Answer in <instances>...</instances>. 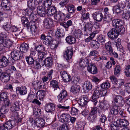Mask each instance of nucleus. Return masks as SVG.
Instances as JSON below:
<instances>
[{
  "mask_svg": "<svg viewBox=\"0 0 130 130\" xmlns=\"http://www.w3.org/2000/svg\"><path fill=\"white\" fill-rule=\"evenodd\" d=\"M56 36L59 38H61L64 37L65 33L63 30L61 28L58 27L57 28L56 32Z\"/></svg>",
  "mask_w": 130,
  "mask_h": 130,
  "instance_id": "nucleus-30",
  "label": "nucleus"
},
{
  "mask_svg": "<svg viewBox=\"0 0 130 130\" xmlns=\"http://www.w3.org/2000/svg\"><path fill=\"white\" fill-rule=\"evenodd\" d=\"M10 73L4 72L2 76V81L4 83H7L10 80Z\"/></svg>",
  "mask_w": 130,
  "mask_h": 130,
  "instance_id": "nucleus-26",
  "label": "nucleus"
},
{
  "mask_svg": "<svg viewBox=\"0 0 130 130\" xmlns=\"http://www.w3.org/2000/svg\"><path fill=\"white\" fill-rule=\"evenodd\" d=\"M45 95V92L44 90H42L39 91L36 94V96L37 99L40 101H43Z\"/></svg>",
  "mask_w": 130,
  "mask_h": 130,
  "instance_id": "nucleus-35",
  "label": "nucleus"
},
{
  "mask_svg": "<svg viewBox=\"0 0 130 130\" xmlns=\"http://www.w3.org/2000/svg\"><path fill=\"white\" fill-rule=\"evenodd\" d=\"M39 2L37 0H29L27 1V6L28 8L36 10V7L39 5Z\"/></svg>",
  "mask_w": 130,
  "mask_h": 130,
  "instance_id": "nucleus-12",
  "label": "nucleus"
},
{
  "mask_svg": "<svg viewBox=\"0 0 130 130\" xmlns=\"http://www.w3.org/2000/svg\"><path fill=\"white\" fill-rule=\"evenodd\" d=\"M91 47L93 49H96L99 48L100 43L94 40L91 43Z\"/></svg>",
  "mask_w": 130,
  "mask_h": 130,
  "instance_id": "nucleus-48",
  "label": "nucleus"
},
{
  "mask_svg": "<svg viewBox=\"0 0 130 130\" xmlns=\"http://www.w3.org/2000/svg\"><path fill=\"white\" fill-rule=\"evenodd\" d=\"M115 119L113 123L110 126L111 130H120V127Z\"/></svg>",
  "mask_w": 130,
  "mask_h": 130,
  "instance_id": "nucleus-42",
  "label": "nucleus"
},
{
  "mask_svg": "<svg viewBox=\"0 0 130 130\" xmlns=\"http://www.w3.org/2000/svg\"><path fill=\"white\" fill-rule=\"evenodd\" d=\"M112 9L113 12H115L117 14L120 13L122 11V10L117 4L113 7Z\"/></svg>",
  "mask_w": 130,
  "mask_h": 130,
  "instance_id": "nucleus-50",
  "label": "nucleus"
},
{
  "mask_svg": "<svg viewBox=\"0 0 130 130\" xmlns=\"http://www.w3.org/2000/svg\"><path fill=\"white\" fill-rule=\"evenodd\" d=\"M80 87L79 86L74 85L71 87V91L74 94L78 93L80 90Z\"/></svg>",
  "mask_w": 130,
  "mask_h": 130,
  "instance_id": "nucleus-40",
  "label": "nucleus"
},
{
  "mask_svg": "<svg viewBox=\"0 0 130 130\" xmlns=\"http://www.w3.org/2000/svg\"><path fill=\"white\" fill-rule=\"evenodd\" d=\"M120 109V107H118L115 105H113L110 110V114L115 115H117Z\"/></svg>",
  "mask_w": 130,
  "mask_h": 130,
  "instance_id": "nucleus-36",
  "label": "nucleus"
},
{
  "mask_svg": "<svg viewBox=\"0 0 130 130\" xmlns=\"http://www.w3.org/2000/svg\"><path fill=\"white\" fill-rule=\"evenodd\" d=\"M8 93L6 92H3L0 94V100L4 102L5 106L7 107L11 105L10 102L8 98Z\"/></svg>",
  "mask_w": 130,
  "mask_h": 130,
  "instance_id": "nucleus-3",
  "label": "nucleus"
},
{
  "mask_svg": "<svg viewBox=\"0 0 130 130\" xmlns=\"http://www.w3.org/2000/svg\"><path fill=\"white\" fill-rule=\"evenodd\" d=\"M45 110L47 112L53 111L55 109V105L52 103H48L45 105L44 106Z\"/></svg>",
  "mask_w": 130,
  "mask_h": 130,
  "instance_id": "nucleus-14",
  "label": "nucleus"
},
{
  "mask_svg": "<svg viewBox=\"0 0 130 130\" xmlns=\"http://www.w3.org/2000/svg\"><path fill=\"white\" fill-rule=\"evenodd\" d=\"M121 39L118 38L117 39V41L116 42V45L118 50L120 52L123 53L124 51L123 49V47L121 44Z\"/></svg>",
  "mask_w": 130,
  "mask_h": 130,
  "instance_id": "nucleus-44",
  "label": "nucleus"
},
{
  "mask_svg": "<svg viewBox=\"0 0 130 130\" xmlns=\"http://www.w3.org/2000/svg\"><path fill=\"white\" fill-rule=\"evenodd\" d=\"M112 17L111 14L104 15L103 16V20L105 23H109L112 20Z\"/></svg>",
  "mask_w": 130,
  "mask_h": 130,
  "instance_id": "nucleus-46",
  "label": "nucleus"
},
{
  "mask_svg": "<svg viewBox=\"0 0 130 130\" xmlns=\"http://www.w3.org/2000/svg\"><path fill=\"white\" fill-rule=\"evenodd\" d=\"M1 43L5 47L6 49L7 48H9L12 45V43L10 39H5V40H2V41L1 42Z\"/></svg>",
  "mask_w": 130,
  "mask_h": 130,
  "instance_id": "nucleus-24",
  "label": "nucleus"
},
{
  "mask_svg": "<svg viewBox=\"0 0 130 130\" xmlns=\"http://www.w3.org/2000/svg\"><path fill=\"white\" fill-rule=\"evenodd\" d=\"M112 25L116 28H111L108 32L107 35L111 40H114L117 38L119 34H123L124 33L125 28L122 25V22L117 19L112 21Z\"/></svg>",
  "mask_w": 130,
  "mask_h": 130,
  "instance_id": "nucleus-1",
  "label": "nucleus"
},
{
  "mask_svg": "<svg viewBox=\"0 0 130 130\" xmlns=\"http://www.w3.org/2000/svg\"><path fill=\"white\" fill-rule=\"evenodd\" d=\"M82 34V31L80 29L75 30L72 33V36L77 38H80Z\"/></svg>",
  "mask_w": 130,
  "mask_h": 130,
  "instance_id": "nucleus-41",
  "label": "nucleus"
},
{
  "mask_svg": "<svg viewBox=\"0 0 130 130\" xmlns=\"http://www.w3.org/2000/svg\"><path fill=\"white\" fill-rule=\"evenodd\" d=\"M117 4L121 9H122V11H123V10L125 9V8L126 7L125 3L123 1L118 2V4Z\"/></svg>",
  "mask_w": 130,
  "mask_h": 130,
  "instance_id": "nucleus-63",
  "label": "nucleus"
},
{
  "mask_svg": "<svg viewBox=\"0 0 130 130\" xmlns=\"http://www.w3.org/2000/svg\"><path fill=\"white\" fill-rule=\"evenodd\" d=\"M26 59L27 63L29 64H33L34 63V62H35L33 58L30 56L26 57Z\"/></svg>",
  "mask_w": 130,
  "mask_h": 130,
  "instance_id": "nucleus-58",
  "label": "nucleus"
},
{
  "mask_svg": "<svg viewBox=\"0 0 130 130\" xmlns=\"http://www.w3.org/2000/svg\"><path fill=\"white\" fill-rule=\"evenodd\" d=\"M66 9L69 13L72 14L75 13L76 10L75 7L73 5L68 6Z\"/></svg>",
  "mask_w": 130,
  "mask_h": 130,
  "instance_id": "nucleus-45",
  "label": "nucleus"
},
{
  "mask_svg": "<svg viewBox=\"0 0 130 130\" xmlns=\"http://www.w3.org/2000/svg\"><path fill=\"white\" fill-rule=\"evenodd\" d=\"M34 122L36 126L40 127L44 126L45 124V120L42 118H37L34 120Z\"/></svg>",
  "mask_w": 130,
  "mask_h": 130,
  "instance_id": "nucleus-16",
  "label": "nucleus"
},
{
  "mask_svg": "<svg viewBox=\"0 0 130 130\" xmlns=\"http://www.w3.org/2000/svg\"><path fill=\"white\" fill-rule=\"evenodd\" d=\"M71 113L72 115H76L78 113V110L74 107H72L71 111Z\"/></svg>",
  "mask_w": 130,
  "mask_h": 130,
  "instance_id": "nucleus-64",
  "label": "nucleus"
},
{
  "mask_svg": "<svg viewBox=\"0 0 130 130\" xmlns=\"http://www.w3.org/2000/svg\"><path fill=\"white\" fill-rule=\"evenodd\" d=\"M35 49L38 53L40 52L45 51V47L42 44H39L37 46L35 47Z\"/></svg>",
  "mask_w": 130,
  "mask_h": 130,
  "instance_id": "nucleus-51",
  "label": "nucleus"
},
{
  "mask_svg": "<svg viewBox=\"0 0 130 130\" xmlns=\"http://www.w3.org/2000/svg\"><path fill=\"white\" fill-rule=\"evenodd\" d=\"M35 13H36V10L31 8H28L23 10V14L27 16H29L32 13L35 14Z\"/></svg>",
  "mask_w": 130,
  "mask_h": 130,
  "instance_id": "nucleus-21",
  "label": "nucleus"
},
{
  "mask_svg": "<svg viewBox=\"0 0 130 130\" xmlns=\"http://www.w3.org/2000/svg\"><path fill=\"white\" fill-rule=\"evenodd\" d=\"M89 101V98L87 96H85L82 98L78 101L79 105L82 107H84L86 106Z\"/></svg>",
  "mask_w": 130,
  "mask_h": 130,
  "instance_id": "nucleus-15",
  "label": "nucleus"
},
{
  "mask_svg": "<svg viewBox=\"0 0 130 130\" xmlns=\"http://www.w3.org/2000/svg\"><path fill=\"white\" fill-rule=\"evenodd\" d=\"M83 25L84 29L92 30L93 28V25L90 23L84 22Z\"/></svg>",
  "mask_w": 130,
  "mask_h": 130,
  "instance_id": "nucleus-52",
  "label": "nucleus"
},
{
  "mask_svg": "<svg viewBox=\"0 0 130 130\" xmlns=\"http://www.w3.org/2000/svg\"><path fill=\"white\" fill-rule=\"evenodd\" d=\"M43 83L37 81L36 82L33 81L32 83V87L35 90H38L43 87Z\"/></svg>",
  "mask_w": 130,
  "mask_h": 130,
  "instance_id": "nucleus-23",
  "label": "nucleus"
},
{
  "mask_svg": "<svg viewBox=\"0 0 130 130\" xmlns=\"http://www.w3.org/2000/svg\"><path fill=\"white\" fill-rule=\"evenodd\" d=\"M66 40L67 43L69 44H72L75 43L76 39L72 36H69L66 38Z\"/></svg>",
  "mask_w": 130,
  "mask_h": 130,
  "instance_id": "nucleus-38",
  "label": "nucleus"
},
{
  "mask_svg": "<svg viewBox=\"0 0 130 130\" xmlns=\"http://www.w3.org/2000/svg\"><path fill=\"white\" fill-rule=\"evenodd\" d=\"M110 86V83L107 81L103 83L100 85V87H98L95 89L93 94L91 100L94 106H98L97 105L99 102L97 100L100 96L106 95L107 92L106 90L109 88Z\"/></svg>",
  "mask_w": 130,
  "mask_h": 130,
  "instance_id": "nucleus-2",
  "label": "nucleus"
},
{
  "mask_svg": "<svg viewBox=\"0 0 130 130\" xmlns=\"http://www.w3.org/2000/svg\"><path fill=\"white\" fill-rule=\"evenodd\" d=\"M105 48L106 50H104L102 51V53L104 55L106 54V53L113 49L111 43L110 41L106 43L105 45Z\"/></svg>",
  "mask_w": 130,
  "mask_h": 130,
  "instance_id": "nucleus-27",
  "label": "nucleus"
},
{
  "mask_svg": "<svg viewBox=\"0 0 130 130\" xmlns=\"http://www.w3.org/2000/svg\"><path fill=\"white\" fill-rule=\"evenodd\" d=\"M21 22L23 25L28 29L30 26V22H29L27 18L24 17H22L21 18Z\"/></svg>",
  "mask_w": 130,
  "mask_h": 130,
  "instance_id": "nucleus-31",
  "label": "nucleus"
},
{
  "mask_svg": "<svg viewBox=\"0 0 130 130\" xmlns=\"http://www.w3.org/2000/svg\"><path fill=\"white\" fill-rule=\"evenodd\" d=\"M123 100V98L121 96H116L113 99L112 101L113 105H115L118 107H119L120 104L122 103V101Z\"/></svg>",
  "mask_w": 130,
  "mask_h": 130,
  "instance_id": "nucleus-18",
  "label": "nucleus"
},
{
  "mask_svg": "<svg viewBox=\"0 0 130 130\" xmlns=\"http://www.w3.org/2000/svg\"><path fill=\"white\" fill-rule=\"evenodd\" d=\"M55 19L56 20L60 22L64 21L65 14L60 11H58L54 16Z\"/></svg>",
  "mask_w": 130,
  "mask_h": 130,
  "instance_id": "nucleus-22",
  "label": "nucleus"
},
{
  "mask_svg": "<svg viewBox=\"0 0 130 130\" xmlns=\"http://www.w3.org/2000/svg\"><path fill=\"white\" fill-rule=\"evenodd\" d=\"M116 121L120 126V127H125L128 125L129 123L128 121L125 119H118Z\"/></svg>",
  "mask_w": 130,
  "mask_h": 130,
  "instance_id": "nucleus-19",
  "label": "nucleus"
},
{
  "mask_svg": "<svg viewBox=\"0 0 130 130\" xmlns=\"http://www.w3.org/2000/svg\"><path fill=\"white\" fill-rule=\"evenodd\" d=\"M16 90L17 93H19L21 95H23L26 94L27 90L25 87L23 86L21 87H17Z\"/></svg>",
  "mask_w": 130,
  "mask_h": 130,
  "instance_id": "nucleus-28",
  "label": "nucleus"
},
{
  "mask_svg": "<svg viewBox=\"0 0 130 130\" xmlns=\"http://www.w3.org/2000/svg\"><path fill=\"white\" fill-rule=\"evenodd\" d=\"M130 10L128 9H124L123 10V13L122 14V18L125 20L129 19L130 17Z\"/></svg>",
  "mask_w": 130,
  "mask_h": 130,
  "instance_id": "nucleus-32",
  "label": "nucleus"
},
{
  "mask_svg": "<svg viewBox=\"0 0 130 130\" xmlns=\"http://www.w3.org/2000/svg\"><path fill=\"white\" fill-rule=\"evenodd\" d=\"M41 111L40 109L34 108L33 109V114L35 116L40 117L41 115Z\"/></svg>",
  "mask_w": 130,
  "mask_h": 130,
  "instance_id": "nucleus-53",
  "label": "nucleus"
},
{
  "mask_svg": "<svg viewBox=\"0 0 130 130\" xmlns=\"http://www.w3.org/2000/svg\"><path fill=\"white\" fill-rule=\"evenodd\" d=\"M20 48L21 52L26 53L28 50L29 45L26 43H23L20 45Z\"/></svg>",
  "mask_w": 130,
  "mask_h": 130,
  "instance_id": "nucleus-33",
  "label": "nucleus"
},
{
  "mask_svg": "<svg viewBox=\"0 0 130 130\" xmlns=\"http://www.w3.org/2000/svg\"><path fill=\"white\" fill-rule=\"evenodd\" d=\"M89 61L86 58H81L79 62L80 66L81 67H86L89 64Z\"/></svg>",
  "mask_w": 130,
  "mask_h": 130,
  "instance_id": "nucleus-37",
  "label": "nucleus"
},
{
  "mask_svg": "<svg viewBox=\"0 0 130 130\" xmlns=\"http://www.w3.org/2000/svg\"><path fill=\"white\" fill-rule=\"evenodd\" d=\"M122 70V67L119 65L115 66L114 69V73L115 75L118 76L120 74V72Z\"/></svg>",
  "mask_w": 130,
  "mask_h": 130,
  "instance_id": "nucleus-43",
  "label": "nucleus"
},
{
  "mask_svg": "<svg viewBox=\"0 0 130 130\" xmlns=\"http://www.w3.org/2000/svg\"><path fill=\"white\" fill-rule=\"evenodd\" d=\"M57 40V44H55L53 43H51L50 45V47L52 49H54L57 48L58 46V45L61 43V41L59 39Z\"/></svg>",
  "mask_w": 130,
  "mask_h": 130,
  "instance_id": "nucleus-60",
  "label": "nucleus"
},
{
  "mask_svg": "<svg viewBox=\"0 0 130 130\" xmlns=\"http://www.w3.org/2000/svg\"><path fill=\"white\" fill-rule=\"evenodd\" d=\"M1 5L3 9L5 10L11 11L10 8L8 6L10 1L9 0H2Z\"/></svg>",
  "mask_w": 130,
  "mask_h": 130,
  "instance_id": "nucleus-25",
  "label": "nucleus"
},
{
  "mask_svg": "<svg viewBox=\"0 0 130 130\" xmlns=\"http://www.w3.org/2000/svg\"><path fill=\"white\" fill-rule=\"evenodd\" d=\"M63 56L68 62L71 61L73 55V50L72 47L67 48V50L63 53Z\"/></svg>",
  "mask_w": 130,
  "mask_h": 130,
  "instance_id": "nucleus-4",
  "label": "nucleus"
},
{
  "mask_svg": "<svg viewBox=\"0 0 130 130\" xmlns=\"http://www.w3.org/2000/svg\"><path fill=\"white\" fill-rule=\"evenodd\" d=\"M47 52H43L38 53V55L39 58L41 59H43V58L47 57Z\"/></svg>",
  "mask_w": 130,
  "mask_h": 130,
  "instance_id": "nucleus-54",
  "label": "nucleus"
},
{
  "mask_svg": "<svg viewBox=\"0 0 130 130\" xmlns=\"http://www.w3.org/2000/svg\"><path fill=\"white\" fill-rule=\"evenodd\" d=\"M124 72L127 77H130V64L128 65L126 67Z\"/></svg>",
  "mask_w": 130,
  "mask_h": 130,
  "instance_id": "nucleus-55",
  "label": "nucleus"
},
{
  "mask_svg": "<svg viewBox=\"0 0 130 130\" xmlns=\"http://www.w3.org/2000/svg\"><path fill=\"white\" fill-rule=\"evenodd\" d=\"M11 55L12 59L15 61L20 60L22 58L23 56L22 53L16 50L12 51Z\"/></svg>",
  "mask_w": 130,
  "mask_h": 130,
  "instance_id": "nucleus-5",
  "label": "nucleus"
},
{
  "mask_svg": "<svg viewBox=\"0 0 130 130\" xmlns=\"http://www.w3.org/2000/svg\"><path fill=\"white\" fill-rule=\"evenodd\" d=\"M103 13L100 11H97L95 12L92 14L93 19L98 22H101L103 18Z\"/></svg>",
  "mask_w": 130,
  "mask_h": 130,
  "instance_id": "nucleus-7",
  "label": "nucleus"
},
{
  "mask_svg": "<svg viewBox=\"0 0 130 130\" xmlns=\"http://www.w3.org/2000/svg\"><path fill=\"white\" fill-rule=\"evenodd\" d=\"M87 68L88 71L92 74L96 73L97 72V69L95 65L92 63H90L88 65Z\"/></svg>",
  "mask_w": 130,
  "mask_h": 130,
  "instance_id": "nucleus-17",
  "label": "nucleus"
},
{
  "mask_svg": "<svg viewBox=\"0 0 130 130\" xmlns=\"http://www.w3.org/2000/svg\"><path fill=\"white\" fill-rule=\"evenodd\" d=\"M92 87L91 83L88 81L85 82L83 86L84 88L88 91H90L92 89Z\"/></svg>",
  "mask_w": 130,
  "mask_h": 130,
  "instance_id": "nucleus-39",
  "label": "nucleus"
},
{
  "mask_svg": "<svg viewBox=\"0 0 130 130\" xmlns=\"http://www.w3.org/2000/svg\"><path fill=\"white\" fill-rule=\"evenodd\" d=\"M104 55H109L111 56L113 55L115 58H118V55L117 53L114 51L113 49L107 53L106 54H105Z\"/></svg>",
  "mask_w": 130,
  "mask_h": 130,
  "instance_id": "nucleus-56",
  "label": "nucleus"
},
{
  "mask_svg": "<svg viewBox=\"0 0 130 130\" xmlns=\"http://www.w3.org/2000/svg\"><path fill=\"white\" fill-rule=\"evenodd\" d=\"M9 57H6L5 56H2L0 58V68L6 67L9 63Z\"/></svg>",
  "mask_w": 130,
  "mask_h": 130,
  "instance_id": "nucleus-8",
  "label": "nucleus"
},
{
  "mask_svg": "<svg viewBox=\"0 0 130 130\" xmlns=\"http://www.w3.org/2000/svg\"><path fill=\"white\" fill-rule=\"evenodd\" d=\"M46 8L43 6H40L38 7L37 9V13L40 17H44L46 14Z\"/></svg>",
  "mask_w": 130,
  "mask_h": 130,
  "instance_id": "nucleus-13",
  "label": "nucleus"
},
{
  "mask_svg": "<svg viewBox=\"0 0 130 130\" xmlns=\"http://www.w3.org/2000/svg\"><path fill=\"white\" fill-rule=\"evenodd\" d=\"M43 23L44 27L48 29L52 27L53 23L52 20L48 18L45 19L43 20Z\"/></svg>",
  "mask_w": 130,
  "mask_h": 130,
  "instance_id": "nucleus-9",
  "label": "nucleus"
},
{
  "mask_svg": "<svg viewBox=\"0 0 130 130\" xmlns=\"http://www.w3.org/2000/svg\"><path fill=\"white\" fill-rule=\"evenodd\" d=\"M100 107L102 109L106 110L109 107V105L108 104L103 102L100 105Z\"/></svg>",
  "mask_w": 130,
  "mask_h": 130,
  "instance_id": "nucleus-62",
  "label": "nucleus"
},
{
  "mask_svg": "<svg viewBox=\"0 0 130 130\" xmlns=\"http://www.w3.org/2000/svg\"><path fill=\"white\" fill-rule=\"evenodd\" d=\"M52 2V0H45L43 5L45 7L48 8L51 6Z\"/></svg>",
  "mask_w": 130,
  "mask_h": 130,
  "instance_id": "nucleus-59",
  "label": "nucleus"
},
{
  "mask_svg": "<svg viewBox=\"0 0 130 130\" xmlns=\"http://www.w3.org/2000/svg\"><path fill=\"white\" fill-rule=\"evenodd\" d=\"M104 55H109L111 56L113 55L115 58H118V55L117 53L114 51L113 49L107 53L106 54H105Z\"/></svg>",
  "mask_w": 130,
  "mask_h": 130,
  "instance_id": "nucleus-57",
  "label": "nucleus"
},
{
  "mask_svg": "<svg viewBox=\"0 0 130 130\" xmlns=\"http://www.w3.org/2000/svg\"><path fill=\"white\" fill-rule=\"evenodd\" d=\"M97 41L99 43L103 44L105 42V36L101 35L98 36L97 38Z\"/></svg>",
  "mask_w": 130,
  "mask_h": 130,
  "instance_id": "nucleus-49",
  "label": "nucleus"
},
{
  "mask_svg": "<svg viewBox=\"0 0 130 130\" xmlns=\"http://www.w3.org/2000/svg\"><path fill=\"white\" fill-rule=\"evenodd\" d=\"M70 116L68 114L63 113L61 114L59 118V121L62 123L66 124L69 123V118Z\"/></svg>",
  "mask_w": 130,
  "mask_h": 130,
  "instance_id": "nucleus-6",
  "label": "nucleus"
},
{
  "mask_svg": "<svg viewBox=\"0 0 130 130\" xmlns=\"http://www.w3.org/2000/svg\"><path fill=\"white\" fill-rule=\"evenodd\" d=\"M60 74L63 81L65 82H68L70 81L71 79L70 75L68 74L66 71H61Z\"/></svg>",
  "mask_w": 130,
  "mask_h": 130,
  "instance_id": "nucleus-10",
  "label": "nucleus"
},
{
  "mask_svg": "<svg viewBox=\"0 0 130 130\" xmlns=\"http://www.w3.org/2000/svg\"><path fill=\"white\" fill-rule=\"evenodd\" d=\"M81 14V20L83 22H84L85 20L89 19L90 14L88 12H87L85 10H83Z\"/></svg>",
  "mask_w": 130,
  "mask_h": 130,
  "instance_id": "nucleus-29",
  "label": "nucleus"
},
{
  "mask_svg": "<svg viewBox=\"0 0 130 130\" xmlns=\"http://www.w3.org/2000/svg\"><path fill=\"white\" fill-rule=\"evenodd\" d=\"M21 105L20 102L19 101H16L15 102L13 106L11 107L10 110L13 112L14 114H16V115L17 114L18 115V111H19L20 109V105Z\"/></svg>",
  "mask_w": 130,
  "mask_h": 130,
  "instance_id": "nucleus-11",
  "label": "nucleus"
},
{
  "mask_svg": "<svg viewBox=\"0 0 130 130\" xmlns=\"http://www.w3.org/2000/svg\"><path fill=\"white\" fill-rule=\"evenodd\" d=\"M6 129L10 130L12 129L15 125V123L14 120H9L5 123Z\"/></svg>",
  "mask_w": 130,
  "mask_h": 130,
  "instance_id": "nucleus-20",
  "label": "nucleus"
},
{
  "mask_svg": "<svg viewBox=\"0 0 130 130\" xmlns=\"http://www.w3.org/2000/svg\"><path fill=\"white\" fill-rule=\"evenodd\" d=\"M52 41V37L50 36H47L45 40H43V42L44 44L46 45L50 44Z\"/></svg>",
  "mask_w": 130,
  "mask_h": 130,
  "instance_id": "nucleus-47",
  "label": "nucleus"
},
{
  "mask_svg": "<svg viewBox=\"0 0 130 130\" xmlns=\"http://www.w3.org/2000/svg\"><path fill=\"white\" fill-rule=\"evenodd\" d=\"M30 26L29 27L31 30L34 31L36 29L37 26L36 25L35 22L34 21H32L30 22Z\"/></svg>",
  "mask_w": 130,
  "mask_h": 130,
  "instance_id": "nucleus-61",
  "label": "nucleus"
},
{
  "mask_svg": "<svg viewBox=\"0 0 130 130\" xmlns=\"http://www.w3.org/2000/svg\"><path fill=\"white\" fill-rule=\"evenodd\" d=\"M53 60L50 57H47L44 61V63L45 66L50 67L52 64Z\"/></svg>",
  "mask_w": 130,
  "mask_h": 130,
  "instance_id": "nucleus-34",
  "label": "nucleus"
}]
</instances>
